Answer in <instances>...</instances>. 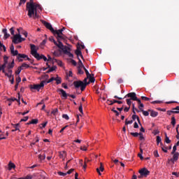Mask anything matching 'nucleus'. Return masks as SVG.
<instances>
[{
    "label": "nucleus",
    "mask_w": 179,
    "mask_h": 179,
    "mask_svg": "<svg viewBox=\"0 0 179 179\" xmlns=\"http://www.w3.org/2000/svg\"><path fill=\"white\" fill-rule=\"evenodd\" d=\"M173 155V158H171L169 161L171 162L172 163H174L175 162H177L178 160L179 153L174 152V154Z\"/></svg>",
    "instance_id": "obj_11"
},
{
    "label": "nucleus",
    "mask_w": 179,
    "mask_h": 179,
    "mask_svg": "<svg viewBox=\"0 0 179 179\" xmlns=\"http://www.w3.org/2000/svg\"><path fill=\"white\" fill-rule=\"evenodd\" d=\"M157 143L159 145V143H162V138L160 136H157Z\"/></svg>",
    "instance_id": "obj_45"
},
{
    "label": "nucleus",
    "mask_w": 179,
    "mask_h": 179,
    "mask_svg": "<svg viewBox=\"0 0 179 179\" xmlns=\"http://www.w3.org/2000/svg\"><path fill=\"white\" fill-rule=\"evenodd\" d=\"M59 37L57 36V40H58V43L57 42V44H55V45H57V47H58V48H60V50H63L64 48V45L62 43V42L59 41Z\"/></svg>",
    "instance_id": "obj_13"
},
{
    "label": "nucleus",
    "mask_w": 179,
    "mask_h": 179,
    "mask_svg": "<svg viewBox=\"0 0 179 179\" xmlns=\"http://www.w3.org/2000/svg\"><path fill=\"white\" fill-rule=\"evenodd\" d=\"M27 10L29 17L38 19V13L43 10V8L40 4L34 3V0H30V2L27 3Z\"/></svg>",
    "instance_id": "obj_1"
},
{
    "label": "nucleus",
    "mask_w": 179,
    "mask_h": 179,
    "mask_svg": "<svg viewBox=\"0 0 179 179\" xmlns=\"http://www.w3.org/2000/svg\"><path fill=\"white\" fill-rule=\"evenodd\" d=\"M49 40H50V41H52V43H54V44H57V42H56L55 39H54L53 37L49 38Z\"/></svg>",
    "instance_id": "obj_61"
},
{
    "label": "nucleus",
    "mask_w": 179,
    "mask_h": 179,
    "mask_svg": "<svg viewBox=\"0 0 179 179\" xmlns=\"http://www.w3.org/2000/svg\"><path fill=\"white\" fill-rule=\"evenodd\" d=\"M132 118H133L134 120H137L138 124H140V125H141V120H139V117L138 115H136V113H134L132 115Z\"/></svg>",
    "instance_id": "obj_25"
},
{
    "label": "nucleus",
    "mask_w": 179,
    "mask_h": 179,
    "mask_svg": "<svg viewBox=\"0 0 179 179\" xmlns=\"http://www.w3.org/2000/svg\"><path fill=\"white\" fill-rule=\"evenodd\" d=\"M57 77H52L50 79H49L48 81H45V84L47 85L48 83H51V82H53V80H56Z\"/></svg>",
    "instance_id": "obj_30"
},
{
    "label": "nucleus",
    "mask_w": 179,
    "mask_h": 179,
    "mask_svg": "<svg viewBox=\"0 0 179 179\" xmlns=\"http://www.w3.org/2000/svg\"><path fill=\"white\" fill-rule=\"evenodd\" d=\"M162 150L164 152V153H167V148L166 147L162 146Z\"/></svg>",
    "instance_id": "obj_63"
},
{
    "label": "nucleus",
    "mask_w": 179,
    "mask_h": 179,
    "mask_svg": "<svg viewBox=\"0 0 179 179\" xmlns=\"http://www.w3.org/2000/svg\"><path fill=\"white\" fill-rule=\"evenodd\" d=\"M57 174H58L59 176H62V177H65V176L67 175L66 173H64V172H61V171L57 172Z\"/></svg>",
    "instance_id": "obj_47"
},
{
    "label": "nucleus",
    "mask_w": 179,
    "mask_h": 179,
    "mask_svg": "<svg viewBox=\"0 0 179 179\" xmlns=\"http://www.w3.org/2000/svg\"><path fill=\"white\" fill-rule=\"evenodd\" d=\"M5 68L6 67H3V65H0V72H1V71H2V72H3V73H5Z\"/></svg>",
    "instance_id": "obj_60"
},
{
    "label": "nucleus",
    "mask_w": 179,
    "mask_h": 179,
    "mask_svg": "<svg viewBox=\"0 0 179 179\" xmlns=\"http://www.w3.org/2000/svg\"><path fill=\"white\" fill-rule=\"evenodd\" d=\"M171 124L173 125V127H176V117L174 116L171 117Z\"/></svg>",
    "instance_id": "obj_35"
},
{
    "label": "nucleus",
    "mask_w": 179,
    "mask_h": 179,
    "mask_svg": "<svg viewBox=\"0 0 179 179\" xmlns=\"http://www.w3.org/2000/svg\"><path fill=\"white\" fill-rule=\"evenodd\" d=\"M27 58L26 61H30V58H29V56L24 55V54H19L17 56V59L19 61V62H23V59Z\"/></svg>",
    "instance_id": "obj_8"
},
{
    "label": "nucleus",
    "mask_w": 179,
    "mask_h": 179,
    "mask_svg": "<svg viewBox=\"0 0 179 179\" xmlns=\"http://www.w3.org/2000/svg\"><path fill=\"white\" fill-rule=\"evenodd\" d=\"M12 73H13L12 70H8V73L6 71H5V73H4L5 76H8L10 79L11 78H13V75H12Z\"/></svg>",
    "instance_id": "obj_17"
},
{
    "label": "nucleus",
    "mask_w": 179,
    "mask_h": 179,
    "mask_svg": "<svg viewBox=\"0 0 179 179\" xmlns=\"http://www.w3.org/2000/svg\"><path fill=\"white\" fill-rule=\"evenodd\" d=\"M75 52H76V55H77L78 58H79V57H80L82 58V59H83V55H82V51H80V50L77 49Z\"/></svg>",
    "instance_id": "obj_18"
},
{
    "label": "nucleus",
    "mask_w": 179,
    "mask_h": 179,
    "mask_svg": "<svg viewBox=\"0 0 179 179\" xmlns=\"http://www.w3.org/2000/svg\"><path fill=\"white\" fill-rule=\"evenodd\" d=\"M141 111H142L143 115H145V117H148L149 115V112L148 111L144 110H143Z\"/></svg>",
    "instance_id": "obj_50"
},
{
    "label": "nucleus",
    "mask_w": 179,
    "mask_h": 179,
    "mask_svg": "<svg viewBox=\"0 0 179 179\" xmlns=\"http://www.w3.org/2000/svg\"><path fill=\"white\" fill-rule=\"evenodd\" d=\"M44 85H45V80L42 81L40 84L33 85L31 89L40 92L41 89L44 87Z\"/></svg>",
    "instance_id": "obj_6"
},
{
    "label": "nucleus",
    "mask_w": 179,
    "mask_h": 179,
    "mask_svg": "<svg viewBox=\"0 0 179 179\" xmlns=\"http://www.w3.org/2000/svg\"><path fill=\"white\" fill-rule=\"evenodd\" d=\"M142 100H144L145 101H150V98L147 96H141Z\"/></svg>",
    "instance_id": "obj_48"
},
{
    "label": "nucleus",
    "mask_w": 179,
    "mask_h": 179,
    "mask_svg": "<svg viewBox=\"0 0 179 179\" xmlns=\"http://www.w3.org/2000/svg\"><path fill=\"white\" fill-rule=\"evenodd\" d=\"M8 59H9V57L8 56H4L3 57V64H2L3 68H6V65H8Z\"/></svg>",
    "instance_id": "obj_20"
},
{
    "label": "nucleus",
    "mask_w": 179,
    "mask_h": 179,
    "mask_svg": "<svg viewBox=\"0 0 179 179\" xmlns=\"http://www.w3.org/2000/svg\"><path fill=\"white\" fill-rule=\"evenodd\" d=\"M79 164H80V166H81V167H83L84 169V170H86V168L87 167V164H86V162H85L84 165H83V159H80Z\"/></svg>",
    "instance_id": "obj_21"
},
{
    "label": "nucleus",
    "mask_w": 179,
    "mask_h": 179,
    "mask_svg": "<svg viewBox=\"0 0 179 179\" xmlns=\"http://www.w3.org/2000/svg\"><path fill=\"white\" fill-rule=\"evenodd\" d=\"M132 122H134V120H126L125 124H126V125H129V124H132Z\"/></svg>",
    "instance_id": "obj_58"
},
{
    "label": "nucleus",
    "mask_w": 179,
    "mask_h": 179,
    "mask_svg": "<svg viewBox=\"0 0 179 179\" xmlns=\"http://www.w3.org/2000/svg\"><path fill=\"white\" fill-rule=\"evenodd\" d=\"M78 110H79L80 113H81V114H83V106L82 103L80 104Z\"/></svg>",
    "instance_id": "obj_49"
},
{
    "label": "nucleus",
    "mask_w": 179,
    "mask_h": 179,
    "mask_svg": "<svg viewBox=\"0 0 179 179\" xmlns=\"http://www.w3.org/2000/svg\"><path fill=\"white\" fill-rule=\"evenodd\" d=\"M127 97H130V100H134V101H136L138 99V96H136V94L135 92H130L127 94L124 99H127Z\"/></svg>",
    "instance_id": "obj_9"
},
{
    "label": "nucleus",
    "mask_w": 179,
    "mask_h": 179,
    "mask_svg": "<svg viewBox=\"0 0 179 179\" xmlns=\"http://www.w3.org/2000/svg\"><path fill=\"white\" fill-rule=\"evenodd\" d=\"M98 169L99 171H101V172L104 171V166H103V163H100V166Z\"/></svg>",
    "instance_id": "obj_44"
},
{
    "label": "nucleus",
    "mask_w": 179,
    "mask_h": 179,
    "mask_svg": "<svg viewBox=\"0 0 179 179\" xmlns=\"http://www.w3.org/2000/svg\"><path fill=\"white\" fill-rule=\"evenodd\" d=\"M83 69L85 71V73L87 75V78H90V76H92V74L89 73V71H87V69H86V67H84Z\"/></svg>",
    "instance_id": "obj_39"
},
{
    "label": "nucleus",
    "mask_w": 179,
    "mask_h": 179,
    "mask_svg": "<svg viewBox=\"0 0 179 179\" xmlns=\"http://www.w3.org/2000/svg\"><path fill=\"white\" fill-rule=\"evenodd\" d=\"M20 68H21L22 69H23V68H25L26 69H27V68H30V65H29V64H26V63H23V64H22V66H20Z\"/></svg>",
    "instance_id": "obj_33"
},
{
    "label": "nucleus",
    "mask_w": 179,
    "mask_h": 179,
    "mask_svg": "<svg viewBox=\"0 0 179 179\" xmlns=\"http://www.w3.org/2000/svg\"><path fill=\"white\" fill-rule=\"evenodd\" d=\"M62 118H64V120H66L68 121V120H69V116H68L67 114H63Z\"/></svg>",
    "instance_id": "obj_54"
},
{
    "label": "nucleus",
    "mask_w": 179,
    "mask_h": 179,
    "mask_svg": "<svg viewBox=\"0 0 179 179\" xmlns=\"http://www.w3.org/2000/svg\"><path fill=\"white\" fill-rule=\"evenodd\" d=\"M38 159H40V160H45V154L39 155H38Z\"/></svg>",
    "instance_id": "obj_43"
},
{
    "label": "nucleus",
    "mask_w": 179,
    "mask_h": 179,
    "mask_svg": "<svg viewBox=\"0 0 179 179\" xmlns=\"http://www.w3.org/2000/svg\"><path fill=\"white\" fill-rule=\"evenodd\" d=\"M131 135H132V136H134L135 138H136V136H139V133H138V132L131 133Z\"/></svg>",
    "instance_id": "obj_62"
},
{
    "label": "nucleus",
    "mask_w": 179,
    "mask_h": 179,
    "mask_svg": "<svg viewBox=\"0 0 179 179\" xmlns=\"http://www.w3.org/2000/svg\"><path fill=\"white\" fill-rule=\"evenodd\" d=\"M78 68H83V69H85V66L83 65V63H82V60L80 59L78 57Z\"/></svg>",
    "instance_id": "obj_26"
},
{
    "label": "nucleus",
    "mask_w": 179,
    "mask_h": 179,
    "mask_svg": "<svg viewBox=\"0 0 179 179\" xmlns=\"http://www.w3.org/2000/svg\"><path fill=\"white\" fill-rule=\"evenodd\" d=\"M23 69H22V67H18L17 71H15V75H20V73L22 72Z\"/></svg>",
    "instance_id": "obj_37"
},
{
    "label": "nucleus",
    "mask_w": 179,
    "mask_h": 179,
    "mask_svg": "<svg viewBox=\"0 0 179 179\" xmlns=\"http://www.w3.org/2000/svg\"><path fill=\"white\" fill-rule=\"evenodd\" d=\"M57 113H58V109H55L52 111V114H53V115H55V114H57Z\"/></svg>",
    "instance_id": "obj_64"
},
{
    "label": "nucleus",
    "mask_w": 179,
    "mask_h": 179,
    "mask_svg": "<svg viewBox=\"0 0 179 179\" xmlns=\"http://www.w3.org/2000/svg\"><path fill=\"white\" fill-rule=\"evenodd\" d=\"M63 51L64 52V54H66L70 58H73V54H72L71 52V50H69V48H66V46H65L64 48H63Z\"/></svg>",
    "instance_id": "obj_10"
},
{
    "label": "nucleus",
    "mask_w": 179,
    "mask_h": 179,
    "mask_svg": "<svg viewBox=\"0 0 179 179\" xmlns=\"http://www.w3.org/2000/svg\"><path fill=\"white\" fill-rule=\"evenodd\" d=\"M2 31H3V34H4V37H3L4 40H6V38H9L10 35L9 34H8V29H3L2 30Z\"/></svg>",
    "instance_id": "obj_15"
},
{
    "label": "nucleus",
    "mask_w": 179,
    "mask_h": 179,
    "mask_svg": "<svg viewBox=\"0 0 179 179\" xmlns=\"http://www.w3.org/2000/svg\"><path fill=\"white\" fill-rule=\"evenodd\" d=\"M22 82V78H20V76H17L16 78V83H17V85H19V83H20Z\"/></svg>",
    "instance_id": "obj_53"
},
{
    "label": "nucleus",
    "mask_w": 179,
    "mask_h": 179,
    "mask_svg": "<svg viewBox=\"0 0 179 179\" xmlns=\"http://www.w3.org/2000/svg\"><path fill=\"white\" fill-rule=\"evenodd\" d=\"M126 101H127V104H128L129 106L131 107V104H132V99H127Z\"/></svg>",
    "instance_id": "obj_46"
},
{
    "label": "nucleus",
    "mask_w": 179,
    "mask_h": 179,
    "mask_svg": "<svg viewBox=\"0 0 179 179\" xmlns=\"http://www.w3.org/2000/svg\"><path fill=\"white\" fill-rule=\"evenodd\" d=\"M87 79H90V82L91 83H94V81L96 80L94 77H92V76H90V77H87Z\"/></svg>",
    "instance_id": "obj_40"
},
{
    "label": "nucleus",
    "mask_w": 179,
    "mask_h": 179,
    "mask_svg": "<svg viewBox=\"0 0 179 179\" xmlns=\"http://www.w3.org/2000/svg\"><path fill=\"white\" fill-rule=\"evenodd\" d=\"M73 85L76 89H79L80 87L81 92H83L86 89V86H87V83H85L83 81L79 80V81H75L73 83Z\"/></svg>",
    "instance_id": "obj_4"
},
{
    "label": "nucleus",
    "mask_w": 179,
    "mask_h": 179,
    "mask_svg": "<svg viewBox=\"0 0 179 179\" xmlns=\"http://www.w3.org/2000/svg\"><path fill=\"white\" fill-rule=\"evenodd\" d=\"M163 103V101H151V104H162Z\"/></svg>",
    "instance_id": "obj_41"
},
{
    "label": "nucleus",
    "mask_w": 179,
    "mask_h": 179,
    "mask_svg": "<svg viewBox=\"0 0 179 179\" xmlns=\"http://www.w3.org/2000/svg\"><path fill=\"white\" fill-rule=\"evenodd\" d=\"M55 81L57 85H61L62 83V79L58 76H57Z\"/></svg>",
    "instance_id": "obj_23"
},
{
    "label": "nucleus",
    "mask_w": 179,
    "mask_h": 179,
    "mask_svg": "<svg viewBox=\"0 0 179 179\" xmlns=\"http://www.w3.org/2000/svg\"><path fill=\"white\" fill-rule=\"evenodd\" d=\"M55 69H57V66H54L50 67L48 71H47V73H50V72H54V71H55Z\"/></svg>",
    "instance_id": "obj_32"
},
{
    "label": "nucleus",
    "mask_w": 179,
    "mask_h": 179,
    "mask_svg": "<svg viewBox=\"0 0 179 179\" xmlns=\"http://www.w3.org/2000/svg\"><path fill=\"white\" fill-rule=\"evenodd\" d=\"M154 156L155 157H159V152L157 151V150L154 151Z\"/></svg>",
    "instance_id": "obj_59"
},
{
    "label": "nucleus",
    "mask_w": 179,
    "mask_h": 179,
    "mask_svg": "<svg viewBox=\"0 0 179 179\" xmlns=\"http://www.w3.org/2000/svg\"><path fill=\"white\" fill-rule=\"evenodd\" d=\"M59 92H60V93H62V97H64V99L68 98V94H66V92H65V90L60 89V90H59Z\"/></svg>",
    "instance_id": "obj_16"
},
{
    "label": "nucleus",
    "mask_w": 179,
    "mask_h": 179,
    "mask_svg": "<svg viewBox=\"0 0 179 179\" xmlns=\"http://www.w3.org/2000/svg\"><path fill=\"white\" fill-rule=\"evenodd\" d=\"M43 24L46 27V29H48L50 31L53 33V34H57V37L62 39L64 38V34H62V31L65 30V27H63L62 29L55 30L52 27V25L50 24V22H47L45 21H42Z\"/></svg>",
    "instance_id": "obj_2"
},
{
    "label": "nucleus",
    "mask_w": 179,
    "mask_h": 179,
    "mask_svg": "<svg viewBox=\"0 0 179 179\" xmlns=\"http://www.w3.org/2000/svg\"><path fill=\"white\" fill-rule=\"evenodd\" d=\"M10 54L13 56V57H16V55H17H17H19V52L17 51V50H12L11 52H10Z\"/></svg>",
    "instance_id": "obj_31"
},
{
    "label": "nucleus",
    "mask_w": 179,
    "mask_h": 179,
    "mask_svg": "<svg viewBox=\"0 0 179 179\" xmlns=\"http://www.w3.org/2000/svg\"><path fill=\"white\" fill-rule=\"evenodd\" d=\"M176 150H177V145H174V146L173 147V150H172V152H171V155H173V154H174V153H176Z\"/></svg>",
    "instance_id": "obj_56"
},
{
    "label": "nucleus",
    "mask_w": 179,
    "mask_h": 179,
    "mask_svg": "<svg viewBox=\"0 0 179 179\" xmlns=\"http://www.w3.org/2000/svg\"><path fill=\"white\" fill-rule=\"evenodd\" d=\"M10 101H17L20 104V93H18V99L16 98H11L9 99Z\"/></svg>",
    "instance_id": "obj_19"
},
{
    "label": "nucleus",
    "mask_w": 179,
    "mask_h": 179,
    "mask_svg": "<svg viewBox=\"0 0 179 179\" xmlns=\"http://www.w3.org/2000/svg\"><path fill=\"white\" fill-rule=\"evenodd\" d=\"M106 103H107V104H108V106H113V104H114L115 103H117V101L115 99H114L113 101L108 99Z\"/></svg>",
    "instance_id": "obj_24"
},
{
    "label": "nucleus",
    "mask_w": 179,
    "mask_h": 179,
    "mask_svg": "<svg viewBox=\"0 0 179 179\" xmlns=\"http://www.w3.org/2000/svg\"><path fill=\"white\" fill-rule=\"evenodd\" d=\"M157 115H159V113L154 111V110H151V113H150L151 117H157Z\"/></svg>",
    "instance_id": "obj_28"
},
{
    "label": "nucleus",
    "mask_w": 179,
    "mask_h": 179,
    "mask_svg": "<svg viewBox=\"0 0 179 179\" xmlns=\"http://www.w3.org/2000/svg\"><path fill=\"white\" fill-rule=\"evenodd\" d=\"M37 50H38V48H37L35 45H31V54L33 57H34V58L38 61H40V59H43L45 62L48 61L47 57L43 55H40V54L37 52Z\"/></svg>",
    "instance_id": "obj_3"
},
{
    "label": "nucleus",
    "mask_w": 179,
    "mask_h": 179,
    "mask_svg": "<svg viewBox=\"0 0 179 179\" xmlns=\"http://www.w3.org/2000/svg\"><path fill=\"white\" fill-rule=\"evenodd\" d=\"M83 68L78 67V71L79 75H83L85 72L82 70Z\"/></svg>",
    "instance_id": "obj_38"
},
{
    "label": "nucleus",
    "mask_w": 179,
    "mask_h": 179,
    "mask_svg": "<svg viewBox=\"0 0 179 179\" xmlns=\"http://www.w3.org/2000/svg\"><path fill=\"white\" fill-rule=\"evenodd\" d=\"M15 67V60H13L12 62L8 63L6 66V68H7L8 71H12V68Z\"/></svg>",
    "instance_id": "obj_12"
},
{
    "label": "nucleus",
    "mask_w": 179,
    "mask_h": 179,
    "mask_svg": "<svg viewBox=\"0 0 179 179\" xmlns=\"http://www.w3.org/2000/svg\"><path fill=\"white\" fill-rule=\"evenodd\" d=\"M132 107H133V113H134V114H136V111L137 113H140L139 110H138V108H135V103L132 104Z\"/></svg>",
    "instance_id": "obj_34"
},
{
    "label": "nucleus",
    "mask_w": 179,
    "mask_h": 179,
    "mask_svg": "<svg viewBox=\"0 0 179 179\" xmlns=\"http://www.w3.org/2000/svg\"><path fill=\"white\" fill-rule=\"evenodd\" d=\"M152 134L154 135H159V134H160V131H159V129H155L153 131H152Z\"/></svg>",
    "instance_id": "obj_52"
},
{
    "label": "nucleus",
    "mask_w": 179,
    "mask_h": 179,
    "mask_svg": "<svg viewBox=\"0 0 179 179\" xmlns=\"http://www.w3.org/2000/svg\"><path fill=\"white\" fill-rule=\"evenodd\" d=\"M165 142L166 143H170V142H171L169 136H167V133H165Z\"/></svg>",
    "instance_id": "obj_36"
},
{
    "label": "nucleus",
    "mask_w": 179,
    "mask_h": 179,
    "mask_svg": "<svg viewBox=\"0 0 179 179\" xmlns=\"http://www.w3.org/2000/svg\"><path fill=\"white\" fill-rule=\"evenodd\" d=\"M139 174H141L143 177H148L149 174H150V171L148 170L146 168H143L138 171Z\"/></svg>",
    "instance_id": "obj_7"
},
{
    "label": "nucleus",
    "mask_w": 179,
    "mask_h": 179,
    "mask_svg": "<svg viewBox=\"0 0 179 179\" xmlns=\"http://www.w3.org/2000/svg\"><path fill=\"white\" fill-rule=\"evenodd\" d=\"M143 107H145V106L143 105V103H141V104L138 106V108H139L140 111H143Z\"/></svg>",
    "instance_id": "obj_55"
},
{
    "label": "nucleus",
    "mask_w": 179,
    "mask_h": 179,
    "mask_svg": "<svg viewBox=\"0 0 179 179\" xmlns=\"http://www.w3.org/2000/svg\"><path fill=\"white\" fill-rule=\"evenodd\" d=\"M27 120H29V116H26V117H24L22 119H21V122H26V121H27Z\"/></svg>",
    "instance_id": "obj_57"
},
{
    "label": "nucleus",
    "mask_w": 179,
    "mask_h": 179,
    "mask_svg": "<svg viewBox=\"0 0 179 179\" xmlns=\"http://www.w3.org/2000/svg\"><path fill=\"white\" fill-rule=\"evenodd\" d=\"M29 124H38V120L37 119H33L31 122H29Z\"/></svg>",
    "instance_id": "obj_42"
},
{
    "label": "nucleus",
    "mask_w": 179,
    "mask_h": 179,
    "mask_svg": "<svg viewBox=\"0 0 179 179\" xmlns=\"http://www.w3.org/2000/svg\"><path fill=\"white\" fill-rule=\"evenodd\" d=\"M24 40H26V38H22L20 34H17L14 35L13 43H14V44H19V43H22V41H24Z\"/></svg>",
    "instance_id": "obj_5"
},
{
    "label": "nucleus",
    "mask_w": 179,
    "mask_h": 179,
    "mask_svg": "<svg viewBox=\"0 0 179 179\" xmlns=\"http://www.w3.org/2000/svg\"><path fill=\"white\" fill-rule=\"evenodd\" d=\"M14 129L12 130V132H15V131H19V124H13Z\"/></svg>",
    "instance_id": "obj_29"
},
{
    "label": "nucleus",
    "mask_w": 179,
    "mask_h": 179,
    "mask_svg": "<svg viewBox=\"0 0 179 179\" xmlns=\"http://www.w3.org/2000/svg\"><path fill=\"white\" fill-rule=\"evenodd\" d=\"M59 156L60 159H62V160H65V157H66V152L65 151L59 152Z\"/></svg>",
    "instance_id": "obj_14"
},
{
    "label": "nucleus",
    "mask_w": 179,
    "mask_h": 179,
    "mask_svg": "<svg viewBox=\"0 0 179 179\" xmlns=\"http://www.w3.org/2000/svg\"><path fill=\"white\" fill-rule=\"evenodd\" d=\"M12 169H16V165H15L12 162L8 163V170L10 171Z\"/></svg>",
    "instance_id": "obj_22"
},
{
    "label": "nucleus",
    "mask_w": 179,
    "mask_h": 179,
    "mask_svg": "<svg viewBox=\"0 0 179 179\" xmlns=\"http://www.w3.org/2000/svg\"><path fill=\"white\" fill-rule=\"evenodd\" d=\"M172 113L173 114H179V106H176V108H174L172 110Z\"/></svg>",
    "instance_id": "obj_27"
},
{
    "label": "nucleus",
    "mask_w": 179,
    "mask_h": 179,
    "mask_svg": "<svg viewBox=\"0 0 179 179\" xmlns=\"http://www.w3.org/2000/svg\"><path fill=\"white\" fill-rule=\"evenodd\" d=\"M48 122H44V123H42V124H41V126H40L41 129H43V128H44L45 127H47V124H48Z\"/></svg>",
    "instance_id": "obj_51"
}]
</instances>
